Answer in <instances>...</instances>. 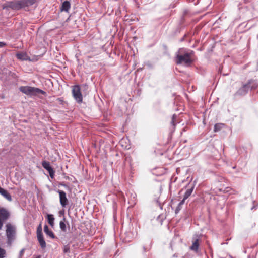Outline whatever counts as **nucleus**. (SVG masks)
Here are the masks:
<instances>
[{"instance_id":"1a4fd4ad","label":"nucleus","mask_w":258,"mask_h":258,"mask_svg":"<svg viewBox=\"0 0 258 258\" xmlns=\"http://www.w3.org/2000/svg\"><path fill=\"white\" fill-rule=\"evenodd\" d=\"M57 192L59 195V201L61 206L62 207H66L68 204V200L67 198L66 193L60 190H58Z\"/></svg>"},{"instance_id":"f3484780","label":"nucleus","mask_w":258,"mask_h":258,"mask_svg":"<svg viewBox=\"0 0 258 258\" xmlns=\"http://www.w3.org/2000/svg\"><path fill=\"white\" fill-rule=\"evenodd\" d=\"M199 239H196L195 241H193L192 244L191 246L190 247V249L192 250L198 251V248H199Z\"/></svg>"},{"instance_id":"9d476101","label":"nucleus","mask_w":258,"mask_h":258,"mask_svg":"<svg viewBox=\"0 0 258 258\" xmlns=\"http://www.w3.org/2000/svg\"><path fill=\"white\" fill-rule=\"evenodd\" d=\"M42 166L43 167L48 171L49 172L50 177L53 179L54 176V171L52 167L50 166V163L49 162L43 161L42 162Z\"/></svg>"},{"instance_id":"f8f14e48","label":"nucleus","mask_w":258,"mask_h":258,"mask_svg":"<svg viewBox=\"0 0 258 258\" xmlns=\"http://www.w3.org/2000/svg\"><path fill=\"white\" fill-rule=\"evenodd\" d=\"M44 231L45 233L50 238L54 239L55 238V236L53 232L50 230L47 225L44 226Z\"/></svg>"},{"instance_id":"bb28decb","label":"nucleus","mask_w":258,"mask_h":258,"mask_svg":"<svg viewBox=\"0 0 258 258\" xmlns=\"http://www.w3.org/2000/svg\"><path fill=\"white\" fill-rule=\"evenodd\" d=\"M6 45V44L4 42H0V48L4 47Z\"/></svg>"},{"instance_id":"7ed1b4c3","label":"nucleus","mask_w":258,"mask_h":258,"mask_svg":"<svg viewBox=\"0 0 258 258\" xmlns=\"http://www.w3.org/2000/svg\"><path fill=\"white\" fill-rule=\"evenodd\" d=\"M20 90L22 93L27 95L36 96L39 94H41L44 96H46V92L39 88L31 87V86H22L20 88Z\"/></svg>"},{"instance_id":"aec40b11","label":"nucleus","mask_w":258,"mask_h":258,"mask_svg":"<svg viewBox=\"0 0 258 258\" xmlns=\"http://www.w3.org/2000/svg\"><path fill=\"white\" fill-rule=\"evenodd\" d=\"M224 126V124L222 123H217L214 125V132H218L220 131L222 127Z\"/></svg>"},{"instance_id":"dca6fc26","label":"nucleus","mask_w":258,"mask_h":258,"mask_svg":"<svg viewBox=\"0 0 258 258\" xmlns=\"http://www.w3.org/2000/svg\"><path fill=\"white\" fill-rule=\"evenodd\" d=\"M71 8V4L70 2L68 1H64L60 8V10L61 11L68 12Z\"/></svg>"},{"instance_id":"39448f33","label":"nucleus","mask_w":258,"mask_h":258,"mask_svg":"<svg viewBox=\"0 0 258 258\" xmlns=\"http://www.w3.org/2000/svg\"><path fill=\"white\" fill-rule=\"evenodd\" d=\"M6 227V233L8 239V243L11 244L15 238L16 228L15 226L9 223L7 224Z\"/></svg>"},{"instance_id":"b1692460","label":"nucleus","mask_w":258,"mask_h":258,"mask_svg":"<svg viewBox=\"0 0 258 258\" xmlns=\"http://www.w3.org/2000/svg\"><path fill=\"white\" fill-rule=\"evenodd\" d=\"M176 118V115L175 114H174L173 116H172V121H171V124L173 126H175V120Z\"/></svg>"},{"instance_id":"20e7f679","label":"nucleus","mask_w":258,"mask_h":258,"mask_svg":"<svg viewBox=\"0 0 258 258\" xmlns=\"http://www.w3.org/2000/svg\"><path fill=\"white\" fill-rule=\"evenodd\" d=\"M20 90L22 93L27 95L36 96L39 94H41L44 96H46V92L39 88L31 87V86H22L20 88Z\"/></svg>"},{"instance_id":"412c9836","label":"nucleus","mask_w":258,"mask_h":258,"mask_svg":"<svg viewBox=\"0 0 258 258\" xmlns=\"http://www.w3.org/2000/svg\"><path fill=\"white\" fill-rule=\"evenodd\" d=\"M184 202L185 201L182 200L179 203L178 206H177L175 210V212L176 214H177L180 211V210L182 208V206L184 204Z\"/></svg>"},{"instance_id":"4be33fe9","label":"nucleus","mask_w":258,"mask_h":258,"mask_svg":"<svg viewBox=\"0 0 258 258\" xmlns=\"http://www.w3.org/2000/svg\"><path fill=\"white\" fill-rule=\"evenodd\" d=\"M59 226L62 231H63V232H66V231H67L66 225L63 221H61L60 222Z\"/></svg>"},{"instance_id":"0eeeda50","label":"nucleus","mask_w":258,"mask_h":258,"mask_svg":"<svg viewBox=\"0 0 258 258\" xmlns=\"http://www.w3.org/2000/svg\"><path fill=\"white\" fill-rule=\"evenodd\" d=\"M72 94L78 103H81L83 100L82 95L81 93L80 88L79 85H75L72 89Z\"/></svg>"},{"instance_id":"4468645a","label":"nucleus","mask_w":258,"mask_h":258,"mask_svg":"<svg viewBox=\"0 0 258 258\" xmlns=\"http://www.w3.org/2000/svg\"><path fill=\"white\" fill-rule=\"evenodd\" d=\"M249 89V85L247 84L243 85L241 88L238 91V93L240 95H245L248 90Z\"/></svg>"},{"instance_id":"f257e3e1","label":"nucleus","mask_w":258,"mask_h":258,"mask_svg":"<svg viewBox=\"0 0 258 258\" xmlns=\"http://www.w3.org/2000/svg\"><path fill=\"white\" fill-rule=\"evenodd\" d=\"M194 51L188 52L183 48H181L176 53L175 62L178 64H184L189 66L192 62V56L194 55Z\"/></svg>"},{"instance_id":"c85d7f7f","label":"nucleus","mask_w":258,"mask_h":258,"mask_svg":"<svg viewBox=\"0 0 258 258\" xmlns=\"http://www.w3.org/2000/svg\"><path fill=\"white\" fill-rule=\"evenodd\" d=\"M36 258H40V256H38Z\"/></svg>"},{"instance_id":"ddd939ff","label":"nucleus","mask_w":258,"mask_h":258,"mask_svg":"<svg viewBox=\"0 0 258 258\" xmlns=\"http://www.w3.org/2000/svg\"><path fill=\"white\" fill-rule=\"evenodd\" d=\"M16 57L21 60H27L29 59L26 52H18L16 54Z\"/></svg>"},{"instance_id":"9b49d317","label":"nucleus","mask_w":258,"mask_h":258,"mask_svg":"<svg viewBox=\"0 0 258 258\" xmlns=\"http://www.w3.org/2000/svg\"><path fill=\"white\" fill-rule=\"evenodd\" d=\"M0 194L4 197L8 201H12V198L10 194L5 189L0 187Z\"/></svg>"},{"instance_id":"6ab92c4d","label":"nucleus","mask_w":258,"mask_h":258,"mask_svg":"<svg viewBox=\"0 0 258 258\" xmlns=\"http://www.w3.org/2000/svg\"><path fill=\"white\" fill-rule=\"evenodd\" d=\"M247 84L249 85V88L251 89H255L257 87V83L254 80L250 81Z\"/></svg>"},{"instance_id":"f03ea898","label":"nucleus","mask_w":258,"mask_h":258,"mask_svg":"<svg viewBox=\"0 0 258 258\" xmlns=\"http://www.w3.org/2000/svg\"><path fill=\"white\" fill-rule=\"evenodd\" d=\"M33 4L32 0L13 1L7 2L3 7V9L10 8L14 10H19Z\"/></svg>"},{"instance_id":"393cba45","label":"nucleus","mask_w":258,"mask_h":258,"mask_svg":"<svg viewBox=\"0 0 258 258\" xmlns=\"http://www.w3.org/2000/svg\"><path fill=\"white\" fill-rule=\"evenodd\" d=\"M63 250L64 253H69L70 247L68 245H66L64 246Z\"/></svg>"},{"instance_id":"cd10ccee","label":"nucleus","mask_w":258,"mask_h":258,"mask_svg":"<svg viewBox=\"0 0 258 258\" xmlns=\"http://www.w3.org/2000/svg\"><path fill=\"white\" fill-rule=\"evenodd\" d=\"M24 249H22V250L20 251V256H22V255H23V252H24Z\"/></svg>"},{"instance_id":"a878e982","label":"nucleus","mask_w":258,"mask_h":258,"mask_svg":"<svg viewBox=\"0 0 258 258\" xmlns=\"http://www.w3.org/2000/svg\"><path fill=\"white\" fill-rule=\"evenodd\" d=\"M56 101H58V102L60 104H62L64 101L62 99V98H58L57 99H56Z\"/></svg>"},{"instance_id":"a211bd4d","label":"nucleus","mask_w":258,"mask_h":258,"mask_svg":"<svg viewBox=\"0 0 258 258\" xmlns=\"http://www.w3.org/2000/svg\"><path fill=\"white\" fill-rule=\"evenodd\" d=\"M47 219L48 223L50 224V226L53 227L54 226V218L52 214H48L47 215Z\"/></svg>"},{"instance_id":"423d86ee","label":"nucleus","mask_w":258,"mask_h":258,"mask_svg":"<svg viewBox=\"0 0 258 258\" xmlns=\"http://www.w3.org/2000/svg\"><path fill=\"white\" fill-rule=\"evenodd\" d=\"M10 214L8 210L0 208V229L3 227L4 223L10 218Z\"/></svg>"},{"instance_id":"2eb2a0df","label":"nucleus","mask_w":258,"mask_h":258,"mask_svg":"<svg viewBox=\"0 0 258 258\" xmlns=\"http://www.w3.org/2000/svg\"><path fill=\"white\" fill-rule=\"evenodd\" d=\"M194 189V185H191L189 187V188L186 190L184 197L183 199H182L184 201L191 195L192 192H193Z\"/></svg>"},{"instance_id":"6e6552de","label":"nucleus","mask_w":258,"mask_h":258,"mask_svg":"<svg viewBox=\"0 0 258 258\" xmlns=\"http://www.w3.org/2000/svg\"><path fill=\"white\" fill-rule=\"evenodd\" d=\"M42 231L41 224H40L37 228V237L41 247L42 248H45L46 246V244L44 240Z\"/></svg>"},{"instance_id":"5701e85b","label":"nucleus","mask_w":258,"mask_h":258,"mask_svg":"<svg viewBox=\"0 0 258 258\" xmlns=\"http://www.w3.org/2000/svg\"><path fill=\"white\" fill-rule=\"evenodd\" d=\"M6 254V251L0 247V258H4Z\"/></svg>"}]
</instances>
